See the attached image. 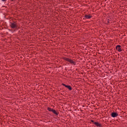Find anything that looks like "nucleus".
I'll return each mask as SVG.
<instances>
[{"mask_svg": "<svg viewBox=\"0 0 127 127\" xmlns=\"http://www.w3.org/2000/svg\"><path fill=\"white\" fill-rule=\"evenodd\" d=\"M116 49L117 51H118V52H122V51H123V50H124L123 47H122V46H121L120 45L116 46Z\"/></svg>", "mask_w": 127, "mask_h": 127, "instance_id": "obj_4", "label": "nucleus"}, {"mask_svg": "<svg viewBox=\"0 0 127 127\" xmlns=\"http://www.w3.org/2000/svg\"><path fill=\"white\" fill-rule=\"evenodd\" d=\"M94 125H95V126L97 127H102V124H101V123H99L98 122H95L94 123Z\"/></svg>", "mask_w": 127, "mask_h": 127, "instance_id": "obj_8", "label": "nucleus"}, {"mask_svg": "<svg viewBox=\"0 0 127 127\" xmlns=\"http://www.w3.org/2000/svg\"><path fill=\"white\" fill-rule=\"evenodd\" d=\"M48 111H49V112H52L53 113V114H54V115H56V116H58L59 115V113H58V111H56V110H54V109H52L50 107H48L47 108Z\"/></svg>", "mask_w": 127, "mask_h": 127, "instance_id": "obj_3", "label": "nucleus"}, {"mask_svg": "<svg viewBox=\"0 0 127 127\" xmlns=\"http://www.w3.org/2000/svg\"><path fill=\"white\" fill-rule=\"evenodd\" d=\"M2 0V1L5 2V1H6L7 0Z\"/></svg>", "mask_w": 127, "mask_h": 127, "instance_id": "obj_11", "label": "nucleus"}, {"mask_svg": "<svg viewBox=\"0 0 127 127\" xmlns=\"http://www.w3.org/2000/svg\"><path fill=\"white\" fill-rule=\"evenodd\" d=\"M93 17V16H92V14H85L84 15L83 19H90Z\"/></svg>", "mask_w": 127, "mask_h": 127, "instance_id": "obj_5", "label": "nucleus"}, {"mask_svg": "<svg viewBox=\"0 0 127 127\" xmlns=\"http://www.w3.org/2000/svg\"><path fill=\"white\" fill-rule=\"evenodd\" d=\"M91 123H92V124L94 125V124H95V121H94V120H91L90 121Z\"/></svg>", "mask_w": 127, "mask_h": 127, "instance_id": "obj_9", "label": "nucleus"}, {"mask_svg": "<svg viewBox=\"0 0 127 127\" xmlns=\"http://www.w3.org/2000/svg\"><path fill=\"white\" fill-rule=\"evenodd\" d=\"M16 0H10V1H15Z\"/></svg>", "mask_w": 127, "mask_h": 127, "instance_id": "obj_12", "label": "nucleus"}, {"mask_svg": "<svg viewBox=\"0 0 127 127\" xmlns=\"http://www.w3.org/2000/svg\"><path fill=\"white\" fill-rule=\"evenodd\" d=\"M111 116L112 118H117V117H118L119 114H118L117 112H112Z\"/></svg>", "mask_w": 127, "mask_h": 127, "instance_id": "obj_7", "label": "nucleus"}, {"mask_svg": "<svg viewBox=\"0 0 127 127\" xmlns=\"http://www.w3.org/2000/svg\"><path fill=\"white\" fill-rule=\"evenodd\" d=\"M107 23H108V24L110 23V19H108Z\"/></svg>", "mask_w": 127, "mask_h": 127, "instance_id": "obj_10", "label": "nucleus"}, {"mask_svg": "<svg viewBox=\"0 0 127 127\" xmlns=\"http://www.w3.org/2000/svg\"><path fill=\"white\" fill-rule=\"evenodd\" d=\"M62 85L65 87V88H67V89H68V90H69V91H72V90H73V88H72V86L70 85H67L64 83H62Z\"/></svg>", "mask_w": 127, "mask_h": 127, "instance_id": "obj_6", "label": "nucleus"}, {"mask_svg": "<svg viewBox=\"0 0 127 127\" xmlns=\"http://www.w3.org/2000/svg\"><path fill=\"white\" fill-rule=\"evenodd\" d=\"M63 60H65V61H67V62H69L70 64H73V65H76V62H74L72 59H69L66 57L63 58Z\"/></svg>", "mask_w": 127, "mask_h": 127, "instance_id": "obj_1", "label": "nucleus"}, {"mask_svg": "<svg viewBox=\"0 0 127 127\" xmlns=\"http://www.w3.org/2000/svg\"><path fill=\"white\" fill-rule=\"evenodd\" d=\"M10 27L11 28H12V29H18L17 23H16V22H13V23L10 22Z\"/></svg>", "mask_w": 127, "mask_h": 127, "instance_id": "obj_2", "label": "nucleus"}]
</instances>
